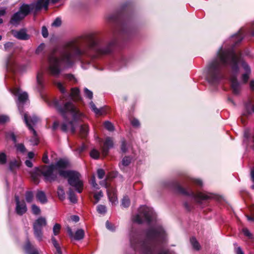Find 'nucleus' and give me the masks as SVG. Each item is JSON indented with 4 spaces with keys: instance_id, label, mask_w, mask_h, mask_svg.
<instances>
[{
    "instance_id": "f257e3e1",
    "label": "nucleus",
    "mask_w": 254,
    "mask_h": 254,
    "mask_svg": "<svg viewBox=\"0 0 254 254\" xmlns=\"http://www.w3.org/2000/svg\"><path fill=\"white\" fill-rule=\"evenodd\" d=\"M115 42L105 45L93 33H84L72 41L64 43V68L72 65L74 62L91 52L99 54L111 52Z\"/></svg>"
},
{
    "instance_id": "f03ea898",
    "label": "nucleus",
    "mask_w": 254,
    "mask_h": 254,
    "mask_svg": "<svg viewBox=\"0 0 254 254\" xmlns=\"http://www.w3.org/2000/svg\"><path fill=\"white\" fill-rule=\"evenodd\" d=\"M217 56L219 59L213 60L205 69L207 81L212 84L217 83L222 77L220 72L221 65H229L234 73L230 77L232 89L234 94H239L241 85L237 78L239 71L238 56L233 50H223L221 48Z\"/></svg>"
},
{
    "instance_id": "7ed1b4c3",
    "label": "nucleus",
    "mask_w": 254,
    "mask_h": 254,
    "mask_svg": "<svg viewBox=\"0 0 254 254\" xmlns=\"http://www.w3.org/2000/svg\"><path fill=\"white\" fill-rule=\"evenodd\" d=\"M166 234L161 226L149 229L147 233V239L140 243L137 237H133L130 239V245L135 250L138 246H140L141 254H155L157 243L165 239ZM158 254H169L167 251L159 252Z\"/></svg>"
},
{
    "instance_id": "20e7f679",
    "label": "nucleus",
    "mask_w": 254,
    "mask_h": 254,
    "mask_svg": "<svg viewBox=\"0 0 254 254\" xmlns=\"http://www.w3.org/2000/svg\"><path fill=\"white\" fill-rule=\"evenodd\" d=\"M44 177L46 181L58 182L64 179V159H61L55 164L36 167L31 172V177L36 184L39 182V177Z\"/></svg>"
},
{
    "instance_id": "39448f33",
    "label": "nucleus",
    "mask_w": 254,
    "mask_h": 254,
    "mask_svg": "<svg viewBox=\"0 0 254 254\" xmlns=\"http://www.w3.org/2000/svg\"><path fill=\"white\" fill-rule=\"evenodd\" d=\"M48 2L47 0H38L37 2L31 4H22L19 7V10L11 16L10 23L14 25L18 24L20 21L32 11L36 13L42 8L47 10L48 9Z\"/></svg>"
},
{
    "instance_id": "423d86ee",
    "label": "nucleus",
    "mask_w": 254,
    "mask_h": 254,
    "mask_svg": "<svg viewBox=\"0 0 254 254\" xmlns=\"http://www.w3.org/2000/svg\"><path fill=\"white\" fill-rule=\"evenodd\" d=\"M64 178L67 179L68 184L77 192L80 193L82 192L84 189V182L79 172L72 170H64Z\"/></svg>"
},
{
    "instance_id": "0eeeda50",
    "label": "nucleus",
    "mask_w": 254,
    "mask_h": 254,
    "mask_svg": "<svg viewBox=\"0 0 254 254\" xmlns=\"http://www.w3.org/2000/svg\"><path fill=\"white\" fill-rule=\"evenodd\" d=\"M156 215L151 208L145 205L141 206L138 209V213L132 218L133 222L141 224L143 222L150 223Z\"/></svg>"
},
{
    "instance_id": "6e6552de",
    "label": "nucleus",
    "mask_w": 254,
    "mask_h": 254,
    "mask_svg": "<svg viewBox=\"0 0 254 254\" xmlns=\"http://www.w3.org/2000/svg\"><path fill=\"white\" fill-rule=\"evenodd\" d=\"M63 55L62 54L60 57L57 56V52L54 53L49 58L48 70L50 74L57 77L61 70V66L63 62Z\"/></svg>"
},
{
    "instance_id": "1a4fd4ad",
    "label": "nucleus",
    "mask_w": 254,
    "mask_h": 254,
    "mask_svg": "<svg viewBox=\"0 0 254 254\" xmlns=\"http://www.w3.org/2000/svg\"><path fill=\"white\" fill-rule=\"evenodd\" d=\"M23 119L28 129L33 134V137L30 139V142L33 145H38L39 143V138L34 127L37 123L39 119L35 116H28L25 113L24 115Z\"/></svg>"
},
{
    "instance_id": "9d476101",
    "label": "nucleus",
    "mask_w": 254,
    "mask_h": 254,
    "mask_svg": "<svg viewBox=\"0 0 254 254\" xmlns=\"http://www.w3.org/2000/svg\"><path fill=\"white\" fill-rule=\"evenodd\" d=\"M64 121L65 120V114L69 112L72 117L74 121L80 120L83 116V114L80 112L78 109L72 102H67L64 103ZM67 129V125L64 122V131Z\"/></svg>"
},
{
    "instance_id": "9b49d317",
    "label": "nucleus",
    "mask_w": 254,
    "mask_h": 254,
    "mask_svg": "<svg viewBox=\"0 0 254 254\" xmlns=\"http://www.w3.org/2000/svg\"><path fill=\"white\" fill-rule=\"evenodd\" d=\"M177 189L180 193L186 195L191 196L197 200H207L213 197V195L209 193L198 192L195 194L192 191L189 192L179 184H177Z\"/></svg>"
},
{
    "instance_id": "f8f14e48",
    "label": "nucleus",
    "mask_w": 254,
    "mask_h": 254,
    "mask_svg": "<svg viewBox=\"0 0 254 254\" xmlns=\"http://www.w3.org/2000/svg\"><path fill=\"white\" fill-rule=\"evenodd\" d=\"M42 98L45 102L49 106L54 107L57 111L62 116H64V100L63 96L60 98V99H55L51 100L49 97L47 96H43Z\"/></svg>"
},
{
    "instance_id": "ddd939ff",
    "label": "nucleus",
    "mask_w": 254,
    "mask_h": 254,
    "mask_svg": "<svg viewBox=\"0 0 254 254\" xmlns=\"http://www.w3.org/2000/svg\"><path fill=\"white\" fill-rule=\"evenodd\" d=\"M100 184L107 189V192L109 201L114 205L118 203V198L115 188L108 184L106 180L100 183Z\"/></svg>"
},
{
    "instance_id": "4468645a",
    "label": "nucleus",
    "mask_w": 254,
    "mask_h": 254,
    "mask_svg": "<svg viewBox=\"0 0 254 254\" xmlns=\"http://www.w3.org/2000/svg\"><path fill=\"white\" fill-rule=\"evenodd\" d=\"M16 202L15 211L19 215H22L27 211V207L24 200L20 201L17 195L15 196Z\"/></svg>"
},
{
    "instance_id": "2eb2a0df",
    "label": "nucleus",
    "mask_w": 254,
    "mask_h": 254,
    "mask_svg": "<svg viewBox=\"0 0 254 254\" xmlns=\"http://www.w3.org/2000/svg\"><path fill=\"white\" fill-rule=\"evenodd\" d=\"M36 81V88L39 92H41L45 89L46 86L44 73L43 71H40L38 72L37 74Z\"/></svg>"
},
{
    "instance_id": "dca6fc26",
    "label": "nucleus",
    "mask_w": 254,
    "mask_h": 254,
    "mask_svg": "<svg viewBox=\"0 0 254 254\" xmlns=\"http://www.w3.org/2000/svg\"><path fill=\"white\" fill-rule=\"evenodd\" d=\"M242 66L245 70V73H243L241 76V81L243 83L246 84L248 82L250 76L251 74V69L248 64L243 62L242 63Z\"/></svg>"
},
{
    "instance_id": "f3484780",
    "label": "nucleus",
    "mask_w": 254,
    "mask_h": 254,
    "mask_svg": "<svg viewBox=\"0 0 254 254\" xmlns=\"http://www.w3.org/2000/svg\"><path fill=\"white\" fill-rule=\"evenodd\" d=\"M67 231L71 239L80 240L82 239L84 236V232L82 229L77 230L75 234H74L72 232L71 229L69 227H67Z\"/></svg>"
},
{
    "instance_id": "a211bd4d",
    "label": "nucleus",
    "mask_w": 254,
    "mask_h": 254,
    "mask_svg": "<svg viewBox=\"0 0 254 254\" xmlns=\"http://www.w3.org/2000/svg\"><path fill=\"white\" fill-rule=\"evenodd\" d=\"M113 142L112 139L110 137H107L102 147V153L103 156H106L109 152L110 148L113 147Z\"/></svg>"
},
{
    "instance_id": "6ab92c4d",
    "label": "nucleus",
    "mask_w": 254,
    "mask_h": 254,
    "mask_svg": "<svg viewBox=\"0 0 254 254\" xmlns=\"http://www.w3.org/2000/svg\"><path fill=\"white\" fill-rule=\"evenodd\" d=\"M13 34L15 37L19 40H27L30 38L29 35L26 33L25 29L13 31Z\"/></svg>"
},
{
    "instance_id": "aec40b11",
    "label": "nucleus",
    "mask_w": 254,
    "mask_h": 254,
    "mask_svg": "<svg viewBox=\"0 0 254 254\" xmlns=\"http://www.w3.org/2000/svg\"><path fill=\"white\" fill-rule=\"evenodd\" d=\"M13 93L18 97V101L20 103H24L27 99L28 97V94L26 92L20 93V89L15 88L13 91Z\"/></svg>"
},
{
    "instance_id": "412c9836",
    "label": "nucleus",
    "mask_w": 254,
    "mask_h": 254,
    "mask_svg": "<svg viewBox=\"0 0 254 254\" xmlns=\"http://www.w3.org/2000/svg\"><path fill=\"white\" fill-rule=\"evenodd\" d=\"M70 97L73 101H78L81 99L80 91L78 88L75 87L71 89Z\"/></svg>"
},
{
    "instance_id": "4be33fe9",
    "label": "nucleus",
    "mask_w": 254,
    "mask_h": 254,
    "mask_svg": "<svg viewBox=\"0 0 254 254\" xmlns=\"http://www.w3.org/2000/svg\"><path fill=\"white\" fill-rule=\"evenodd\" d=\"M24 249L29 254H39L37 250L31 245L29 241L27 242Z\"/></svg>"
},
{
    "instance_id": "5701e85b",
    "label": "nucleus",
    "mask_w": 254,
    "mask_h": 254,
    "mask_svg": "<svg viewBox=\"0 0 254 254\" xmlns=\"http://www.w3.org/2000/svg\"><path fill=\"white\" fill-rule=\"evenodd\" d=\"M68 199L72 203H76L77 202V197L73 190L70 188L67 192Z\"/></svg>"
},
{
    "instance_id": "b1692460",
    "label": "nucleus",
    "mask_w": 254,
    "mask_h": 254,
    "mask_svg": "<svg viewBox=\"0 0 254 254\" xmlns=\"http://www.w3.org/2000/svg\"><path fill=\"white\" fill-rule=\"evenodd\" d=\"M36 197L42 203H45L47 201L46 194L43 191H38L36 194Z\"/></svg>"
},
{
    "instance_id": "393cba45",
    "label": "nucleus",
    "mask_w": 254,
    "mask_h": 254,
    "mask_svg": "<svg viewBox=\"0 0 254 254\" xmlns=\"http://www.w3.org/2000/svg\"><path fill=\"white\" fill-rule=\"evenodd\" d=\"M16 65L17 64L15 61L13 59L12 56H10L6 62V65L7 67L11 70H14Z\"/></svg>"
},
{
    "instance_id": "a878e982",
    "label": "nucleus",
    "mask_w": 254,
    "mask_h": 254,
    "mask_svg": "<svg viewBox=\"0 0 254 254\" xmlns=\"http://www.w3.org/2000/svg\"><path fill=\"white\" fill-rule=\"evenodd\" d=\"M35 237L39 240L41 241L42 239L43 233L42 229L39 228L37 225H33Z\"/></svg>"
},
{
    "instance_id": "bb28decb",
    "label": "nucleus",
    "mask_w": 254,
    "mask_h": 254,
    "mask_svg": "<svg viewBox=\"0 0 254 254\" xmlns=\"http://www.w3.org/2000/svg\"><path fill=\"white\" fill-rule=\"evenodd\" d=\"M46 220L43 217L39 218L34 223V225H37L39 228H42V227L46 225Z\"/></svg>"
},
{
    "instance_id": "cd10ccee",
    "label": "nucleus",
    "mask_w": 254,
    "mask_h": 254,
    "mask_svg": "<svg viewBox=\"0 0 254 254\" xmlns=\"http://www.w3.org/2000/svg\"><path fill=\"white\" fill-rule=\"evenodd\" d=\"M88 126L87 125H84L80 127V134L82 137H85L88 133Z\"/></svg>"
},
{
    "instance_id": "c85d7f7f",
    "label": "nucleus",
    "mask_w": 254,
    "mask_h": 254,
    "mask_svg": "<svg viewBox=\"0 0 254 254\" xmlns=\"http://www.w3.org/2000/svg\"><path fill=\"white\" fill-rule=\"evenodd\" d=\"M21 164V162L19 160H14L11 161L9 163V168L10 170L13 171L16 169L18 168Z\"/></svg>"
},
{
    "instance_id": "c756f323",
    "label": "nucleus",
    "mask_w": 254,
    "mask_h": 254,
    "mask_svg": "<svg viewBox=\"0 0 254 254\" xmlns=\"http://www.w3.org/2000/svg\"><path fill=\"white\" fill-rule=\"evenodd\" d=\"M52 241L53 244L55 248L56 249V252H55V254H62V252L61 251V248L58 242L56 240L55 238L53 237L52 238Z\"/></svg>"
},
{
    "instance_id": "7c9ffc66",
    "label": "nucleus",
    "mask_w": 254,
    "mask_h": 254,
    "mask_svg": "<svg viewBox=\"0 0 254 254\" xmlns=\"http://www.w3.org/2000/svg\"><path fill=\"white\" fill-rule=\"evenodd\" d=\"M90 106L92 109V110L97 115H101L102 114V112L101 110L98 109L96 108L95 105L94 104V103L91 101L90 103Z\"/></svg>"
},
{
    "instance_id": "2f4dec72",
    "label": "nucleus",
    "mask_w": 254,
    "mask_h": 254,
    "mask_svg": "<svg viewBox=\"0 0 254 254\" xmlns=\"http://www.w3.org/2000/svg\"><path fill=\"white\" fill-rule=\"evenodd\" d=\"M58 196L62 201L64 200V188L62 186H59L57 190Z\"/></svg>"
},
{
    "instance_id": "473e14b6",
    "label": "nucleus",
    "mask_w": 254,
    "mask_h": 254,
    "mask_svg": "<svg viewBox=\"0 0 254 254\" xmlns=\"http://www.w3.org/2000/svg\"><path fill=\"white\" fill-rule=\"evenodd\" d=\"M130 205V200L129 198L125 196L123 197L122 201V205L125 208L128 207Z\"/></svg>"
},
{
    "instance_id": "72a5a7b5",
    "label": "nucleus",
    "mask_w": 254,
    "mask_h": 254,
    "mask_svg": "<svg viewBox=\"0 0 254 254\" xmlns=\"http://www.w3.org/2000/svg\"><path fill=\"white\" fill-rule=\"evenodd\" d=\"M33 193L31 191H27L25 193V199L27 202H31L33 199Z\"/></svg>"
},
{
    "instance_id": "f704fd0d",
    "label": "nucleus",
    "mask_w": 254,
    "mask_h": 254,
    "mask_svg": "<svg viewBox=\"0 0 254 254\" xmlns=\"http://www.w3.org/2000/svg\"><path fill=\"white\" fill-rule=\"evenodd\" d=\"M190 243L194 249L196 250H199L200 249V245L195 238H191L190 239Z\"/></svg>"
},
{
    "instance_id": "c9c22d12",
    "label": "nucleus",
    "mask_w": 254,
    "mask_h": 254,
    "mask_svg": "<svg viewBox=\"0 0 254 254\" xmlns=\"http://www.w3.org/2000/svg\"><path fill=\"white\" fill-rule=\"evenodd\" d=\"M131 162V158L129 157H125L122 161V166H121V168H122V166L126 167L128 166L130 163Z\"/></svg>"
},
{
    "instance_id": "e433bc0d",
    "label": "nucleus",
    "mask_w": 254,
    "mask_h": 254,
    "mask_svg": "<svg viewBox=\"0 0 254 254\" xmlns=\"http://www.w3.org/2000/svg\"><path fill=\"white\" fill-rule=\"evenodd\" d=\"M103 196V192L100 190L99 192H96L94 194V198L95 199L94 203H97L99 202L100 199Z\"/></svg>"
},
{
    "instance_id": "4c0bfd02",
    "label": "nucleus",
    "mask_w": 254,
    "mask_h": 254,
    "mask_svg": "<svg viewBox=\"0 0 254 254\" xmlns=\"http://www.w3.org/2000/svg\"><path fill=\"white\" fill-rule=\"evenodd\" d=\"M104 127L109 131H113L114 127L113 125L109 121H106L104 124Z\"/></svg>"
},
{
    "instance_id": "58836bf2",
    "label": "nucleus",
    "mask_w": 254,
    "mask_h": 254,
    "mask_svg": "<svg viewBox=\"0 0 254 254\" xmlns=\"http://www.w3.org/2000/svg\"><path fill=\"white\" fill-rule=\"evenodd\" d=\"M54 83L57 88H58L61 92L63 94L64 93V86L63 83L57 80L54 81Z\"/></svg>"
},
{
    "instance_id": "ea45409f",
    "label": "nucleus",
    "mask_w": 254,
    "mask_h": 254,
    "mask_svg": "<svg viewBox=\"0 0 254 254\" xmlns=\"http://www.w3.org/2000/svg\"><path fill=\"white\" fill-rule=\"evenodd\" d=\"M100 153L96 149H93L90 152V156L92 158L97 159L99 157Z\"/></svg>"
},
{
    "instance_id": "a19ab883",
    "label": "nucleus",
    "mask_w": 254,
    "mask_h": 254,
    "mask_svg": "<svg viewBox=\"0 0 254 254\" xmlns=\"http://www.w3.org/2000/svg\"><path fill=\"white\" fill-rule=\"evenodd\" d=\"M106 207L103 205H99L97 206V211L101 214H105L106 212Z\"/></svg>"
},
{
    "instance_id": "79ce46f5",
    "label": "nucleus",
    "mask_w": 254,
    "mask_h": 254,
    "mask_svg": "<svg viewBox=\"0 0 254 254\" xmlns=\"http://www.w3.org/2000/svg\"><path fill=\"white\" fill-rule=\"evenodd\" d=\"M6 137L7 138L11 139L14 143L16 142V136L12 132H7L6 134Z\"/></svg>"
},
{
    "instance_id": "37998d69",
    "label": "nucleus",
    "mask_w": 254,
    "mask_h": 254,
    "mask_svg": "<svg viewBox=\"0 0 254 254\" xmlns=\"http://www.w3.org/2000/svg\"><path fill=\"white\" fill-rule=\"evenodd\" d=\"M6 162V155L3 152L0 153V164H4Z\"/></svg>"
},
{
    "instance_id": "c03bdc74",
    "label": "nucleus",
    "mask_w": 254,
    "mask_h": 254,
    "mask_svg": "<svg viewBox=\"0 0 254 254\" xmlns=\"http://www.w3.org/2000/svg\"><path fill=\"white\" fill-rule=\"evenodd\" d=\"M32 211L33 213L35 215L39 214L41 211L40 208L35 204L32 205Z\"/></svg>"
},
{
    "instance_id": "a18cd8bd",
    "label": "nucleus",
    "mask_w": 254,
    "mask_h": 254,
    "mask_svg": "<svg viewBox=\"0 0 254 254\" xmlns=\"http://www.w3.org/2000/svg\"><path fill=\"white\" fill-rule=\"evenodd\" d=\"M45 47V45L44 43H41L36 49V54H39L41 53L43 50H44Z\"/></svg>"
},
{
    "instance_id": "49530a36",
    "label": "nucleus",
    "mask_w": 254,
    "mask_h": 254,
    "mask_svg": "<svg viewBox=\"0 0 254 254\" xmlns=\"http://www.w3.org/2000/svg\"><path fill=\"white\" fill-rule=\"evenodd\" d=\"M16 149L17 151L24 153L26 151V148L23 144H17L16 145Z\"/></svg>"
},
{
    "instance_id": "de8ad7c7",
    "label": "nucleus",
    "mask_w": 254,
    "mask_h": 254,
    "mask_svg": "<svg viewBox=\"0 0 254 254\" xmlns=\"http://www.w3.org/2000/svg\"><path fill=\"white\" fill-rule=\"evenodd\" d=\"M62 24V20L61 18L58 17L57 18L55 21L52 24V26L54 27H59Z\"/></svg>"
},
{
    "instance_id": "09e8293b",
    "label": "nucleus",
    "mask_w": 254,
    "mask_h": 254,
    "mask_svg": "<svg viewBox=\"0 0 254 254\" xmlns=\"http://www.w3.org/2000/svg\"><path fill=\"white\" fill-rule=\"evenodd\" d=\"M9 120L8 116L6 115H0V124H4Z\"/></svg>"
},
{
    "instance_id": "8fccbe9b",
    "label": "nucleus",
    "mask_w": 254,
    "mask_h": 254,
    "mask_svg": "<svg viewBox=\"0 0 254 254\" xmlns=\"http://www.w3.org/2000/svg\"><path fill=\"white\" fill-rule=\"evenodd\" d=\"M84 92L86 97L90 99H92L93 98V93L92 91L88 90L87 88H84Z\"/></svg>"
},
{
    "instance_id": "3c124183",
    "label": "nucleus",
    "mask_w": 254,
    "mask_h": 254,
    "mask_svg": "<svg viewBox=\"0 0 254 254\" xmlns=\"http://www.w3.org/2000/svg\"><path fill=\"white\" fill-rule=\"evenodd\" d=\"M97 173L98 177L100 179H103L105 175V171H104V170H103L102 169H98L97 170Z\"/></svg>"
},
{
    "instance_id": "603ef678",
    "label": "nucleus",
    "mask_w": 254,
    "mask_h": 254,
    "mask_svg": "<svg viewBox=\"0 0 254 254\" xmlns=\"http://www.w3.org/2000/svg\"><path fill=\"white\" fill-rule=\"evenodd\" d=\"M61 229V226L58 224H56L53 227V233L55 235L59 234Z\"/></svg>"
},
{
    "instance_id": "864d4df0",
    "label": "nucleus",
    "mask_w": 254,
    "mask_h": 254,
    "mask_svg": "<svg viewBox=\"0 0 254 254\" xmlns=\"http://www.w3.org/2000/svg\"><path fill=\"white\" fill-rule=\"evenodd\" d=\"M190 182L199 187H201L202 186V182L198 179H190Z\"/></svg>"
},
{
    "instance_id": "5fc2aeb1",
    "label": "nucleus",
    "mask_w": 254,
    "mask_h": 254,
    "mask_svg": "<svg viewBox=\"0 0 254 254\" xmlns=\"http://www.w3.org/2000/svg\"><path fill=\"white\" fill-rule=\"evenodd\" d=\"M67 220L69 221L77 222L79 220V218L77 215H72L67 218Z\"/></svg>"
},
{
    "instance_id": "6e6d98bb",
    "label": "nucleus",
    "mask_w": 254,
    "mask_h": 254,
    "mask_svg": "<svg viewBox=\"0 0 254 254\" xmlns=\"http://www.w3.org/2000/svg\"><path fill=\"white\" fill-rule=\"evenodd\" d=\"M42 34L44 38H47L48 36V31L46 27L45 26H43L42 28Z\"/></svg>"
},
{
    "instance_id": "4d7b16f0",
    "label": "nucleus",
    "mask_w": 254,
    "mask_h": 254,
    "mask_svg": "<svg viewBox=\"0 0 254 254\" xmlns=\"http://www.w3.org/2000/svg\"><path fill=\"white\" fill-rule=\"evenodd\" d=\"M250 104H249V105L248 104L246 105V108L247 113V114H244L245 116H247V114H248V115L251 114H252V113H254V105L253 106L252 110H250Z\"/></svg>"
},
{
    "instance_id": "13d9d810",
    "label": "nucleus",
    "mask_w": 254,
    "mask_h": 254,
    "mask_svg": "<svg viewBox=\"0 0 254 254\" xmlns=\"http://www.w3.org/2000/svg\"><path fill=\"white\" fill-rule=\"evenodd\" d=\"M64 79H67L70 81H73L74 82L76 81L74 76L73 75L70 74H64Z\"/></svg>"
},
{
    "instance_id": "bf43d9fd",
    "label": "nucleus",
    "mask_w": 254,
    "mask_h": 254,
    "mask_svg": "<svg viewBox=\"0 0 254 254\" xmlns=\"http://www.w3.org/2000/svg\"><path fill=\"white\" fill-rule=\"evenodd\" d=\"M86 149V146L84 144H82L81 146H79L77 149H76V151L79 153H81L82 152H83Z\"/></svg>"
},
{
    "instance_id": "052dcab7",
    "label": "nucleus",
    "mask_w": 254,
    "mask_h": 254,
    "mask_svg": "<svg viewBox=\"0 0 254 254\" xmlns=\"http://www.w3.org/2000/svg\"><path fill=\"white\" fill-rule=\"evenodd\" d=\"M243 232L244 234L245 235V236H246L250 238L252 237V234L248 229L244 228L243 229Z\"/></svg>"
},
{
    "instance_id": "680f3d73",
    "label": "nucleus",
    "mask_w": 254,
    "mask_h": 254,
    "mask_svg": "<svg viewBox=\"0 0 254 254\" xmlns=\"http://www.w3.org/2000/svg\"><path fill=\"white\" fill-rule=\"evenodd\" d=\"M14 45L13 43L12 42H7L4 45V48L5 50H8V49L13 47Z\"/></svg>"
},
{
    "instance_id": "e2e57ef3",
    "label": "nucleus",
    "mask_w": 254,
    "mask_h": 254,
    "mask_svg": "<svg viewBox=\"0 0 254 254\" xmlns=\"http://www.w3.org/2000/svg\"><path fill=\"white\" fill-rule=\"evenodd\" d=\"M131 125L134 127H138L139 125V121L137 119H133L131 122Z\"/></svg>"
},
{
    "instance_id": "0e129e2a",
    "label": "nucleus",
    "mask_w": 254,
    "mask_h": 254,
    "mask_svg": "<svg viewBox=\"0 0 254 254\" xmlns=\"http://www.w3.org/2000/svg\"><path fill=\"white\" fill-rule=\"evenodd\" d=\"M121 150L123 152H126L127 149L126 147V143L125 141H123L121 145Z\"/></svg>"
},
{
    "instance_id": "69168bd1",
    "label": "nucleus",
    "mask_w": 254,
    "mask_h": 254,
    "mask_svg": "<svg viewBox=\"0 0 254 254\" xmlns=\"http://www.w3.org/2000/svg\"><path fill=\"white\" fill-rule=\"evenodd\" d=\"M59 127V123L58 121H55L53 125L52 129L53 130H56Z\"/></svg>"
},
{
    "instance_id": "338daca9",
    "label": "nucleus",
    "mask_w": 254,
    "mask_h": 254,
    "mask_svg": "<svg viewBox=\"0 0 254 254\" xmlns=\"http://www.w3.org/2000/svg\"><path fill=\"white\" fill-rule=\"evenodd\" d=\"M235 252L236 254H244L242 249L240 247H238L237 248H236Z\"/></svg>"
},
{
    "instance_id": "774afa93",
    "label": "nucleus",
    "mask_w": 254,
    "mask_h": 254,
    "mask_svg": "<svg viewBox=\"0 0 254 254\" xmlns=\"http://www.w3.org/2000/svg\"><path fill=\"white\" fill-rule=\"evenodd\" d=\"M25 164L28 167L31 168L33 166V163L32 161L29 160H26L25 162Z\"/></svg>"
}]
</instances>
